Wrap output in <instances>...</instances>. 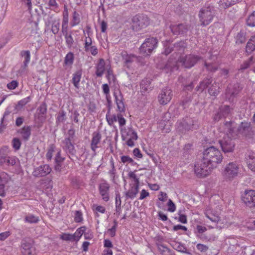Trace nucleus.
Here are the masks:
<instances>
[{"label":"nucleus","instance_id":"obj_1","mask_svg":"<svg viewBox=\"0 0 255 255\" xmlns=\"http://www.w3.org/2000/svg\"><path fill=\"white\" fill-rule=\"evenodd\" d=\"M234 124L232 122L227 123L224 125L223 138L219 141L222 151L225 153H232L234 151L235 143L230 135L234 136Z\"/></svg>","mask_w":255,"mask_h":255},{"label":"nucleus","instance_id":"obj_2","mask_svg":"<svg viewBox=\"0 0 255 255\" xmlns=\"http://www.w3.org/2000/svg\"><path fill=\"white\" fill-rule=\"evenodd\" d=\"M203 161L207 162L214 168H216L218 165L222 162L223 159L220 150L213 146L206 148L203 151Z\"/></svg>","mask_w":255,"mask_h":255},{"label":"nucleus","instance_id":"obj_3","mask_svg":"<svg viewBox=\"0 0 255 255\" xmlns=\"http://www.w3.org/2000/svg\"><path fill=\"white\" fill-rule=\"evenodd\" d=\"M204 214L207 219L214 224L218 225L219 227L222 228L228 226V224L227 221L224 222L220 219V211L215 210L213 207H207L205 210Z\"/></svg>","mask_w":255,"mask_h":255},{"label":"nucleus","instance_id":"obj_4","mask_svg":"<svg viewBox=\"0 0 255 255\" xmlns=\"http://www.w3.org/2000/svg\"><path fill=\"white\" fill-rule=\"evenodd\" d=\"M239 170V164L237 162H230L224 168L222 175L225 179L231 181L238 176Z\"/></svg>","mask_w":255,"mask_h":255},{"label":"nucleus","instance_id":"obj_5","mask_svg":"<svg viewBox=\"0 0 255 255\" xmlns=\"http://www.w3.org/2000/svg\"><path fill=\"white\" fill-rule=\"evenodd\" d=\"M215 14V10L213 7H203L199 13V17L201 24L203 25H208L212 21Z\"/></svg>","mask_w":255,"mask_h":255},{"label":"nucleus","instance_id":"obj_6","mask_svg":"<svg viewBox=\"0 0 255 255\" xmlns=\"http://www.w3.org/2000/svg\"><path fill=\"white\" fill-rule=\"evenodd\" d=\"M214 169L208 164L203 159L201 161L197 162L195 164L194 171L196 175L199 177H205L209 175Z\"/></svg>","mask_w":255,"mask_h":255},{"label":"nucleus","instance_id":"obj_7","mask_svg":"<svg viewBox=\"0 0 255 255\" xmlns=\"http://www.w3.org/2000/svg\"><path fill=\"white\" fill-rule=\"evenodd\" d=\"M149 23V19L146 15H136L132 19L131 27L133 30L138 31L147 27Z\"/></svg>","mask_w":255,"mask_h":255},{"label":"nucleus","instance_id":"obj_8","mask_svg":"<svg viewBox=\"0 0 255 255\" xmlns=\"http://www.w3.org/2000/svg\"><path fill=\"white\" fill-rule=\"evenodd\" d=\"M157 41L156 38H146L140 47V52L144 56L149 55L151 51L157 47Z\"/></svg>","mask_w":255,"mask_h":255},{"label":"nucleus","instance_id":"obj_9","mask_svg":"<svg viewBox=\"0 0 255 255\" xmlns=\"http://www.w3.org/2000/svg\"><path fill=\"white\" fill-rule=\"evenodd\" d=\"M200 59V58L197 56L189 55L184 56L182 55L178 59L177 64L178 66L181 64L185 68H189L193 66Z\"/></svg>","mask_w":255,"mask_h":255},{"label":"nucleus","instance_id":"obj_10","mask_svg":"<svg viewBox=\"0 0 255 255\" xmlns=\"http://www.w3.org/2000/svg\"><path fill=\"white\" fill-rule=\"evenodd\" d=\"M34 241L30 238L23 240L21 243V253L23 255H34Z\"/></svg>","mask_w":255,"mask_h":255},{"label":"nucleus","instance_id":"obj_11","mask_svg":"<svg viewBox=\"0 0 255 255\" xmlns=\"http://www.w3.org/2000/svg\"><path fill=\"white\" fill-rule=\"evenodd\" d=\"M172 97V90L168 87H165L163 88L159 94L158 96V101L160 105H165L170 101Z\"/></svg>","mask_w":255,"mask_h":255},{"label":"nucleus","instance_id":"obj_12","mask_svg":"<svg viewBox=\"0 0 255 255\" xmlns=\"http://www.w3.org/2000/svg\"><path fill=\"white\" fill-rule=\"evenodd\" d=\"M242 200L247 206L255 207V190H246L242 196Z\"/></svg>","mask_w":255,"mask_h":255},{"label":"nucleus","instance_id":"obj_13","mask_svg":"<svg viewBox=\"0 0 255 255\" xmlns=\"http://www.w3.org/2000/svg\"><path fill=\"white\" fill-rule=\"evenodd\" d=\"M92 139L90 144L91 148L92 151H95L96 149L99 147L105 148L104 143L105 142L106 139L103 141L102 145H100V141L102 139V134L99 131H94L92 135Z\"/></svg>","mask_w":255,"mask_h":255},{"label":"nucleus","instance_id":"obj_14","mask_svg":"<svg viewBox=\"0 0 255 255\" xmlns=\"http://www.w3.org/2000/svg\"><path fill=\"white\" fill-rule=\"evenodd\" d=\"M51 171V168L49 165L44 164L36 168L32 173L34 177H40L45 176Z\"/></svg>","mask_w":255,"mask_h":255},{"label":"nucleus","instance_id":"obj_15","mask_svg":"<svg viewBox=\"0 0 255 255\" xmlns=\"http://www.w3.org/2000/svg\"><path fill=\"white\" fill-rule=\"evenodd\" d=\"M109 189L110 185L106 181L101 183L99 186L100 194L102 197V199L105 201H108L109 200Z\"/></svg>","mask_w":255,"mask_h":255},{"label":"nucleus","instance_id":"obj_16","mask_svg":"<svg viewBox=\"0 0 255 255\" xmlns=\"http://www.w3.org/2000/svg\"><path fill=\"white\" fill-rule=\"evenodd\" d=\"M72 139L69 138H65L62 141L63 149L67 153L71 155H74L76 153V149L75 146L72 142Z\"/></svg>","mask_w":255,"mask_h":255},{"label":"nucleus","instance_id":"obj_17","mask_svg":"<svg viewBox=\"0 0 255 255\" xmlns=\"http://www.w3.org/2000/svg\"><path fill=\"white\" fill-rule=\"evenodd\" d=\"M240 89L238 85L234 86L230 85L226 91V97L229 101H232L233 98L238 94Z\"/></svg>","mask_w":255,"mask_h":255},{"label":"nucleus","instance_id":"obj_18","mask_svg":"<svg viewBox=\"0 0 255 255\" xmlns=\"http://www.w3.org/2000/svg\"><path fill=\"white\" fill-rule=\"evenodd\" d=\"M47 113V105L43 102L36 110V116L37 119L41 122L45 121Z\"/></svg>","mask_w":255,"mask_h":255},{"label":"nucleus","instance_id":"obj_19","mask_svg":"<svg viewBox=\"0 0 255 255\" xmlns=\"http://www.w3.org/2000/svg\"><path fill=\"white\" fill-rule=\"evenodd\" d=\"M9 175L5 172H2L0 173V196L4 197L5 195L4 190V184L9 180Z\"/></svg>","mask_w":255,"mask_h":255},{"label":"nucleus","instance_id":"obj_20","mask_svg":"<svg viewBox=\"0 0 255 255\" xmlns=\"http://www.w3.org/2000/svg\"><path fill=\"white\" fill-rule=\"evenodd\" d=\"M170 28L173 34L178 35L186 33L189 27L186 24H180L172 25Z\"/></svg>","mask_w":255,"mask_h":255},{"label":"nucleus","instance_id":"obj_21","mask_svg":"<svg viewBox=\"0 0 255 255\" xmlns=\"http://www.w3.org/2000/svg\"><path fill=\"white\" fill-rule=\"evenodd\" d=\"M95 74L97 77H102L105 71V61L103 58L99 60L95 66Z\"/></svg>","mask_w":255,"mask_h":255},{"label":"nucleus","instance_id":"obj_22","mask_svg":"<svg viewBox=\"0 0 255 255\" xmlns=\"http://www.w3.org/2000/svg\"><path fill=\"white\" fill-rule=\"evenodd\" d=\"M31 127L30 126H24L22 128L17 130V133L20 134L22 139L24 141L29 139L31 135Z\"/></svg>","mask_w":255,"mask_h":255},{"label":"nucleus","instance_id":"obj_23","mask_svg":"<svg viewBox=\"0 0 255 255\" xmlns=\"http://www.w3.org/2000/svg\"><path fill=\"white\" fill-rule=\"evenodd\" d=\"M231 109L226 105L222 106L220 108V113H218L214 117V119L216 121L219 120L222 117L227 116L231 112Z\"/></svg>","mask_w":255,"mask_h":255},{"label":"nucleus","instance_id":"obj_24","mask_svg":"<svg viewBox=\"0 0 255 255\" xmlns=\"http://www.w3.org/2000/svg\"><path fill=\"white\" fill-rule=\"evenodd\" d=\"M1 164L5 163L7 165L13 166L16 164L19 161L18 159L14 156H7L6 158L0 157Z\"/></svg>","mask_w":255,"mask_h":255},{"label":"nucleus","instance_id":"obj_25","mask_svg":"<svg viewBox=\"0 0 255 255\" xmlns=\"http://www.w3.org/2000/svg\"><path fill=\"white\" fill-rule=\"evenodd\" d=\"M115 96L118 110L120 112H124L125 110V107L123 102V97L121 94V92H119V95H116V93H115Z\"/></svg>","mask_w":255,"mask_h":255},{"label":"nucleus","instance_id":"obj_26","mask_svg":"<svg viewBox=\"0 0 255 255\" xmlns=\"http://www.w3.org/2000/svg\"><path fill=\"white\" fill-rule=\"evenodd\" d=\"M246 162L248 167L252 171L255 172V157L249 154L246 157Z\"/></svg>","mask_w":255,"mask_h":255},{"label":"nucleus","instance_id":"obj_27","mask_svg":"<svg viewBox=\"0 0 255 255\" xmlns=\"http://www.w3.org/2000/svg\"><path fill=\"white\" fill-rule=\"evenodd\" d=\"M137 139L136 132L132 129L128 128V146H133Z\"/></svg>","mask_w":255,"mask_h":255},{"label":"nucleus","instance_id":"obj_28","mask_svg":"<svg viewBox=\"0 0 255 255\" xmlns=\"http://www.w3.org/2000/svg\"><path fill=\"white\" fill-rule=\"evenodd\" d=\"M82 76V71L80 70L76 71L73 75L72 78V83L74 86L79 88V82L80 81V79L81 78Z\"/></svg>","mask_w":255,"mask_h":255},{"label":"nucleus","instance_id":"obj_29","mask_svg":"<svg viewBox=\"0 0 255 255\" xmlns=\"http://www.w3.org/2000/svg\"><path fill=\"white\" fill-rule=\"evenodd\" d=\"M240 0H220L219 4L221 8H226Z\"/></svg>","mask_w":255,"mask_h":255},{"label":"nucleus","instance_id":"obj_30","mask_svg":"<svg viewBox=\"0 0 255 255\" xmlns=\"http://www.w3.org/2000/svg\"><path fill=\"white\" fill-rule=\"evenodd\" d=\"M139 189V184H133L131 186L130 190H128V197L129 198H134L138 192Z\"/></svg>","mask_w":255,"mask_h":255},{"label":"nucleus","instance_id":"obj_31","mask_svg":"<svg viewBox=\"0 0 255 255\" xmlns=\"http://www.w3.org/2000/svg\"><path fill=\"white\" fill-rule=\"evenodd\" d=\"M66 113L63 110H61L58 113L56 118V123L57 125L63 123L66 120Z\"/></svg>","mask_w":255,"mask_h":255},{"label":"nucleus","instance_id":"obj_32","mask_svg":"<svg viewBox=\"0 0 255 255\" xmlns=\"http://www.w3.org/2000/svg\"><path fill=\"white\" fill-rule=\"evenodd\" d=\"M20 55L24 58L23 62V67L26 68L29 63L30 59V53L29 50L22 51L20 52Z\"/></svg>","mask_w":255,"mask_h":255},{"label":"nucleus","instance_id":"obj_33","mask_svg":"<svg viewBox=\"0 0 255 255\" xmlns=\"http://www.w3.org/2000/svg\"><path fill=\"white\" fill-rule=\"evenodd\" d=\"M80 22L79 14L76 11L72 13V19L70 22L71 26L74 27L78 25Z\"/></svg>","mask_w":255,"mask_h":255},{"label":"nucleus","instance_id":"obj_34","mask_svg":"<svg viewBox=\"0 0 255 255\" xmlns=\"http://www.w3.org/2000/svg\"><path fill=\"white\" fill-rule=\"evenodd\" d=\"M86 230V227L85 226H82L77 229V230L74 234L76 239V243H77L79 241L83 234H84Z\"/></svg>","mask_w":255,"mask_h":255},{"label":"nucleus","instance_id":"obj_35","mask_svg":"<svg viewBox=\"0 0 255 255\" xmlns=\"http://www.w3.org/2000/svg\"><path fill=\"white\" fill-rule=\"evenodd\" d=\"M74 56L72 52H69L64 59V64L66 65H71L74 62Z\"/></svg>","mask_w":255,"mask_h":255},{"label":"nucleus","instance_id":"obj_36","mask_svg":"<svg viewBox=\"0 0 255 255\" xmlns=\"http://www.w3.org/2000/svg\"><path fill=\"white\" fill-rule=\"evenodd\" d=\"M64 37L66 46L68 48H71L74 43V40L72 35V32H70L69 34L64 36Z\"/></svg>","mask_w":255,"mask_h":255},{"label":"nucleus","instance_id":"obj_37","mask_svg":"<svg viewBox=\"0 0 255 255\" xmlns=\"http://www.w3.org/2000/svg\"><path fill=\"white\" fill-rule=\"evenodd\" d=\"M61 239L64 241L76 242V239L74 234H70L67 233H64L61 236Z\"/></svg>","mask_w":255,"mask_h":255},{"label":"nucleus","instance_id":"obj_38","mask_svg":"<svg viewBox=\"0 0 255 255\" xmlns=\"http://www.w3.org/2000/svg\"><path fill=\"white\" fill-rule=\"evenodd\" d=\"M106 78L109 81L110 84L112 83H114L115 82L116 77L114 75L113 71L111 68L107 69Z\"/></svg>","mask_w":255,"mask_h":255},{"label":"nucleus","instance_id":"obj_39","mask_svg":"<svg viewBox=\"0 0 255 255\" xmlns=\"http://www.w3.org/2000/svg\"><path fill=\"white\" fill-rule=\"evenodd\" d=\"M150 83L151 80L149 78H146L144 80H142L140 83V88L144 91H147L149 89H150Z\"/></svg>","mask_w":255,"mask_h":255},{"label":"nucleus","instance_id":"obj_40","mask_svg":"<svg viewBox=\"0 0 255 255\" xmlns=\"http://www.w3.org/2000/svg\"><path fill=\"white\" fill-rule=\"evenodd\" d=\"M60 20H54L52 21L51 26V31L54 34H56L59 31Z\"/></svg>","mask_w":255,"mask_h":255},{"label":"nucleus","instance_id":"obj_41","mask_svg":"<svg viewBox=\"0 0 255 255\" xmlns=\"http://www.w3.org/2000/svg\"><path fill=\"white\" fill-rule=\"evenodd\" d=\"M56 146L54 144H50L47 152L46 155V157L47 160H50L52 157L53 153L54 152Z\"/></svg>","mask_w":255,"mask_h":255},{"label":"nucleus","instance_id":"obj_42","mask_svg":"<svg viewBox=\"0 0 255 255\" xmlns=\"http://www.w3.org/2000/svg\"><path fill=\"white\" fill-rule=\"evenodd\" d=\"M211 82L212 81L210 79H207L203 81L197 87V90H200L201 91H203L209 86V84H211Z\"/></svg>","mask_w":255,"mask_h":255},{"label":"nucleus","instance_id":"obj_43","mask_svg":"<svg viewBox=\"0 0 255 255\" xmlns=\"http://www.w3.org/2000/svg\"><path fill=\"white\" fill-rule=\"evenodd\" d=\"M247 24L251 27L255 26V10L249 16L247 19Z\"/></svg>","mask_w":255,"mask_h":255},{"label":"nucleus","instance_id":"obj_44","mask_svg":"<svg viewBox=\"0 0 255 255\" xmlns=\"http://www.w3.org/2000/svg\"><path fill=\"white\" fill-rule=\"evenodd\" d=\"M236 43L240 44L243 43L246 41V34L244 32L241 31L239 32L236 37Z\"/></svg>","mask_w":255,"mask_h":255},{"label":"nucleus","instance_id":"obj_45","mask_svg":"<svg viewBox=\"0 0 255 255\" xmlns=\"http://www.w3.org/2000/svg\"><path fill=\"white\" fill-rule=\"evenodd\" d=\"M219 86L217 84L213 85L209 90V93L210 95L216 96L219 93Z\"/></svg>","mask_w":255,"mask_h":255},{"label":"nucleus","instance_id":"obj_46","mask_svg":"<svg viewBox=\"0 0 255 255\" xmlns=\"http://www.w3.org/2000/svg\"><path fill=\"white\" fill-rule=\"evenodd\" d=\"M24 220L26 222H28L29 223H36L38 222L39 219L38 217H36L33 215L30 214L27 215L25 217Z\"/></svg>","mask_w":255,"mask_h":255},{"label":"nucleus","instance_id":"obj_47","mask_svg":"<svg viewBox=\"0 0 255 255\" xmlns=\"http://www.w3.org/2000/svg\"><path fill=\"white\" fill-rule=\"evenodd\" d=\"M41 185L42 188L48 189L52 187V180L47 178L41 181Z\"/></svg>","mask_w":255,"mask_h":255},{"label":"nucleus","instance_id":"obj_48","mask_svg":"<svg viewBox=\"0 0 255 255\" xmlns=\"http://www.w3.org/2000/svg\"><path fill=\"white\" fill-rule=\"evenodd\" d=\"M12 147L15 150H17L19 149L21 143L20 139L18 138L15 137L12 140Z\"/></svg>","mask_w":255,"mask_h":255},{"label":"nucleus","instance_id":"obj_49","mask_svg":"<svg viewBox=\"0 0 255 255\" xmlns=\"http://www.w3.org/2000/svg\"><path fill=\"white\" fill-rule=\"evenodd\" d=\"M255 50V44L250 40L248 41L246 46V52L249 53H252Z\"/></svg>","mask_w":255,"mask_h":255},{"label":"nucleus","instance_id":"obj_50","mask_svg":"<svg viewBox=\"0 0 255 255\" xmlns=\"http://www.w3.org/2000/svg\"><path fill=\"white\" fill-rule=\"evenodd\" d=\"M205 66L207 69L210 71H215L218 68V64L216 63H209L205 62Z\"/></svg>","mask_w":255,"mask_h":255},{"label":"nucleus","instance_id":"obj_51","mask_svg":"<svg viewBox=\"0 0 255 255\" xmlns=\"http://www.w3.org/2000/svg\"><path fill=\"white\" fill-rule=\"evenodd\" d=\"M168 206V211L170 212H174L176 211V206L175 204L173 202V201L171 199H169L167 203Z\"/></svg>","mask_w":255,"mask_h":255},{"label":"nucleus","instance_id":"obj_52","mask_svg":"<svg viewBox=\"0 0 255 255\" xmlns=\"http://www.w3.org/2000/svg\"><path fill=\"white\" fill-rule=\"evenodd\" d=\"M106 118L110 126H112L115 122H118V115L117 116L114 115L111 117V118H109L107 115Z\"/></svg>","mask_w":255,"mask_h":255},{"label":"nucleus","instance_id":"obj_53","mask_svg":"<svg viewBox=\"0 0 255 255\" xmlns=\"http://www.w3.org/2000/svg\"><path fill=\"white\" fill-rule=\"evenodd\" d=\"M80 116V114L76 110L74 111L71 115V119L76 123H79L78 117Z\"/></svg>","mask_w":255,"mask_h":255},{"label":"nucleus","instance_id":"obj_54","mask_svg":"<svg viewBox=\"0 0 255 255\" xmlns=\"http://www.w3.org/2000/svg\"><path fill=\"white\" fill-rule=\"evenodd\" d=\"M164 124V122L163 123H160V126L161 127V129L165 130V132H168L171 130V123L170 122H167L166 125H165V127H163V125Z\"/></svg>","mask_w":255,"mask_h":255},{"label":"nucleus","instance_id":"obj_55","mask_svg":"<svg viewBox=\"0 0 255 255\" xmlns=\"http://www.w3.org/2000/svg\"><path fill=\"white\" fill-rule=\"evenodd\" d=\"M74 220L77 223L81 222L83 220L81 212L79 211H76L75 212Z\"/></svg>","mask_w":255,"mask_h":255},{"label":"nucleus","instance_id":"obj_56","mask_svg":"<svg viewBox=\"0 0 255 255\" xmlns=\"http://www.w3.org/2000/svg\"><path fill=\"white\" fill-rule=\"evenodd\" d=\"M249 128L250 124L242 122L238 129L240 132L243 133L244 130L248 129Z\"/></svg>","mask_w":255,"mask_h":255},{"label":"nucleus","instance_id":"obj_57","mask_svg":"<svg viewBox=\"0 0 255 255\" xmlns=\"http://www.w3.org/2000/svg\"><path fill=\"white\" fill-rule=\"evenodd\" d=\"M30 98L29 97L24 98L23 99L19 101L17 105V106L22 107L25 106L27 103L30 101Z\"/></svg>","mask_w":255,"mask_h":255},{"label":"nucleus","instance_id":"obj_58","mask_svg":"<svg viewBox=\"0 0 255 255\" xmlns=\"http://www.w3.org/2000/svg\"><path fill=\"white\" fill-rule=\"evenodd\" d=\"M64 160V158L61 156V150L59 149L55 157V163H62Z\"/></svg>","mask_w":255,"mask_h":255},{"label":"nucleus","instance_id":"obj_59","mask_svg":"<svg viewBox=\"0 0 255 255\" xmlns=\"http://www.w3.org/2000/svg\"><path fill=\"white\" fill-rule=\"evenodd\" d=\"M128 177L133 181L134 184L139 183V178L135 175L134 172H130L129 174H128Z\"/></svg>","mask_w":255,"mask_h":255},{"label":"nucleus","instance_id":"obj_60","mask_svg":"<svg viewBox=\"0 0 255 255\" xmlns=\"http://www.w3.org/2000/svg\"><path fill=\"white\" fill-rule=\"evenodd\" d=\"M18 86V82L16 81L13 80L7 84V87L8 89L14 90Z\"/></svg>","mask_w":255,"mask_h":255},{"label":"nucleus","instance_id":"obj_61","mask_svg":"<svg viewBox=\"0 0 255 255\" xmlns=\"http://www.w3.org/2000/svg\"><path fill=\"white\" fill-rule=\"evenodd\" d=\"M122 138L125 141V144L128 145V131L126 129H121Z\"/></svg>","mask_w":255,"mask_h":255},{"label":"nucleus","instance_id":"obj_62","mask_svg":"<svg viewBox=\"0 0 255 255\" xmlns=\"http://www.w3.org/2000/svg\"><path fill=\"white\" fill-rule=\"evenodd\" d=\"M168 196L166 193L162 191L160 192L158 197L159 200L162 202H165L167 200Z\"/></svg>","mask_w":255,"mask_h":255},{"label":"nucleus","instance_id":"obj_63","mask_svg":"<svg viewBox=\"0 0 255 255\" xmlns=\"http://www.w3.org/2000/svg\"><path fill=\"white\" fill-rule=\"evenodd\" d=\"M149 196V192L145 189H142L140 193L139 200H143Z\"/></svg>","mask_w":255,"mask_h":255},{"label":"nucleus","instance_id":"obj_64","mask_svg":"<svg viewBox=\"0 0 255 255\" xmlns=\"http://www.w3.org/2000/svg\"><path fill=\"white\" fill-rule=\"evenodd\" d=\"M96 106L95 103H90L88 105V110L90 114L96 112Z\"/></svg>","mask_w":255,"mask_h":255}]
</instances>
